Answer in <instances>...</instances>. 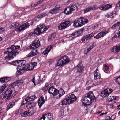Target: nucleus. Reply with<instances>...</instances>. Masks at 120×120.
<instances>
[{"label": "nucleus", "mask_w": 120, "mask_h": 120, "mask_svg": "<svg viewBox=\"0 0 120 120\" xmlns=\"http://www.w3.org/2000/svg\"><path fill=\"white\" fill-rule=\"evenodd\" d=\"M23 83V82L22 80H17L11 84V87L13 88H14L17 86L18 84L19 85L20 84H22Z\"/></svg>", "instance_id": "nucleus-25"}, {"label": "nucleus", "mask_w": 120, "mask_h": 120, "mask_svg": "<svg viewBox=\"0 0 120 120\" xmlns=\"http://www.w3.org/2000/svg\"><path fill=\"white\" fill-rule=\"evenodd\" d=\"M11 79L9 77H3L0 78V82L2 83H4L8 82Z\"/></svg>", "instance_id": "nucleus-22"}, {"label": "nucleus", "mask_w": 120, "mask_h": 120, "mask_svg": "<svg viewBox=\"0 0 120 120\" xmlns=\"http://www.w3.org/2000/svg\"><path fill=\"white\" fill-rule=\"evenodd\" d=\"M70 23L69 21H67L61 23L58 26V29L60 30L65 29L69 26Z\"/></svg>", "instance_id": "nucleus-7"}, {"label": "nucleus", "mask_w": 120, "mask_h": 120, "mask_svg": "<svg viewBox=\"0 0 120 120\" xmlns=\"http://www.w3.org/2000/svg\"><path fill=\"white\" fill-rule=\"evenodd\" d=\"M30 25L28 23L26 22L22 25L21 26L16 28L12 32V34L13 35L17 34L19 32L22 30L26 29L27 27L29 26Z\"/></svg>", "instance_id": "nucleus-4"}, {"label": "nucleus", "mask_w": 120, "mask_h": 120, "mask_svg": "<svg viewBox=\"0 0 120 120\" xmlns=\"http://www.w3.org/2000/svg\"><path fill=\"white\" fill-rule=\"evenodd\" d=\"M52 48V45H50L48 46L45 49L43 52V54L45 55L48 54Z\"/></svg>", "instance_id": "nucleus-30"}, {"label": "nucleus", "mask_w": 120, "mask_h": 120, "mask_svg": "<svg viewBox=\"0 0 120 120\" xmlns=\"http://www.w3.org/2000/svg\"><path fill=\"white\" fill-rule=\"evenodd\" d=\"M62 8L58 6L55 7L53 9L49 11V13L52 14H54L59 12L60 10H62Z\"/></svg>", "instance_id": "nucleus-21"}, {"label": "nucleus", "mask_w": 120, "mask_h": 120, "mask_svg": "<svg viewBox=\"0 0 120 120\" xmlns=\"http://www.w3.org/2000/svg\"><path fill=\"white\" fill-rule=\"evenodd\" d=\"M7 86V84H4L2 86L0 87V94L3 91Z\"/></svg>", "instance_id": "nucleus-45"}, {"label": "nucleus", "mask_w": 120, "mask_h": 120, "mask_svg": "<svg viewBox=\"0 0 120 120\" xmlns=\"http://www.w3.org/2000/svg\"><path fill=\"white\" fill-rule=\"evenodd\" d=\"M109 69V67L107 65H104L103 66V70L106 73H107Z\"/></svg>", "instance_id": "nucleus-47"}, {"label": "nucleus", "mask_w": 120, "mask_h": 120, "mask_svg": "<svg viewBox=\"0 0 120 120\" xmlns=\"http://www.w3.org/2000/svg\"><path fill=\"white\" fill-rule=\"evenodd\" d=\"M48 92L54 96L57 95L59 94V91L57 89L52 87H50L49 89Z\"/></svg>", "instance_id": "nucleus-14"}, {"label": "nucleus", "mask_w": 120, "mask_h": 120, "mask_svg": "<svg viewBox=\"0 0 120 120\" xmlns=\"http://www.w3.org/2000/svg\"><path fill=\"white\" fill-rule=\"evenodd\" d=\"M88 22V20L83 17L77 18L74 22L73 26L75 27H80Z\"/></svg>", "instance_id": "nucleus-2"}, {"label": "nucleus", "mask_w": 120, "mask_h": 120, "mask_svg": "<svg viewBox=\"0 0 120 120\" xmlns=\"http://www.w3.org/2000/svg\"><path fill=\"white\" fill-rule=\"evenodd\" d=\"M91 10H96L98 8V7L97 6L95 5L93 6H90Z\"/></svg>", "instance_id": "nucleus-54"}, {"label": "nucleus", "mask_w": 120, "mask_h": 120, "mask_svg": "<svg viewBox=\"0 0 120 120\" xmlns=\"http://www.w3.org/2000/svg\"><path fill=\"white\" fill-rule=\"evenodd\" d=\"M102 81H98L96 82V83L95 84H97V85H100L102 83Z\"/></svg>", "instance_id": "nucleus-60"}, {"label": "nucleus", "mask_w": 120, "mask_h": 120, "mask_svg": "<svg viewBox=\"0 0 120 120\" xmlns=\"http://www.w3.org/2000/svg\"><path fill=\"white\" fill-rule=\"evenodd\" d=\"M95 35L94 33H92L84 36L82 38V41L83 42L85 43L91 39Z\"/></svg>", "instance_id": "nucleus-11"}, {"label": "nucleus", "mask_w": 120, "mask_h": 120, "mask_svg": "<svg viewBox=\"0 0 120 120\" xmlns=\"http://www.w3.org/2000/svg\"><path fill=\"white\" fill-rule=\"evenodd\" d=\"M25 65L21 66L20 67H18L17 69L16 74L18 75H21L26 71V69Z\"/></svg>", "instance_id": "nucleus-12"}, {"label": "nucleus", "mask_w": 120, "mask_h": 120, "mask_svg": "<svg viewBox=\"0 0 120 120\" xmlns=\"http://www.w3.org/2000/svg\"><path fill=\"white\" fill-rule=\"evenodd\" d=\"M117 97V96H110L109 97V98L108 99V100L109 101H111L112 100H116V98Z\"/></svg>", "instance_id": "nucleus-50"}, {"label": "nucleus", "mask_w": 120, "mask_h": 120, "mask_svg": "<svg viewBox=\"0 0 120 120\" xmlns=\"http://www.w3.org/2000/svg\"><path fill=\"white\" fill-rule=\"evenodd\" d=\"M55 34H52L51 36H49L48 39V41H52L55 39Z\"/></svg>", "instance_id": "nucleus-42"}, {"label": "nucleus", "mask_w": 120, "mask_h": 120, "mask_svg": "<svg viewBox=\"0 0 120 120\" xmlns=\"http://www.w3.org/2000/svg\"><path fill=\"white\" fill-rule=\"evenodd\" d=\"M112 91V90L109 88L105 89L102 91L101 93V95L103 98L107 97Z\"/></svg>", "instance_id": "nucleus-5"}, {"label": "nucleus", "mask_w": 120, "mask_h": 120, "mask_svg": "<svg viewBox=\"0 0 120 120\" xmlns=\"http://www.w3.org/2000/svg\"><path fill=\"white\" fill-rule=\"evenodd\" d=\"M72 11L71 8L69 6L65 9L64 12L66 14H68L71 13Z\"/></svg>", "instance_id": "nucleus-36"}, {"label": "nucleus", "mask_w": 120, "mask_h": 120, "mask_svg": "<svg viewBox=\"0 0 120 120\" xmlns=\"http://www.w3.org/2000/svg\"><path fill=\"white\" fill-rule=\"evenodd\" d=\"M61 57L64 65L70 61V59L67 56L65 55L62 56Z\"/></svg>", "instance_id": "nucleus-26"}, {"label": "nucleus", "mask_w": 120, "mask_h": 120, "mask_svg": "<svg viewBox=\"0 0 120 120\" xmlns=\"http://www.w3.org/2000/svg\"><path fill=\"white\" fill-rule=\"evenodd\" d=\"M115 82L119 85H120V75L115 79Z\"/></svg>", "instance_id": "nucleus-52"}, {"label": "nucleus", "mask_w": 120, "mask_h": 120, "mask_svg": "<svg viewBox=\"0 0 120 120\" xmlns=\"http://www.w3.org/2000/svg\"><path fill=\"white\" fill-rule=\"evenodd\" d=\"M26 63V61L25 60H19L13 62L11 64L13 65L18 67H20L25 65Z\"/></svg>", "instance_id": "nucleus-8"}, {"label": "nucleus", "mask_w": 120, "mask_h": 120, "mask_svg": "<svg viewBox=\"0 0 120 120\" xmlns=\"http://www.w3.org/2000/svg\"><path fill=\"white\" fill-rule=\"evenodd\" d=\"M47 15L46 13H43L38 15L37 17L38 19H41Z\"/></svg>", "instance_id": "nucleus-46"}, {"label": "nucleus", "mask_w": 120, "mask_h": 120, "mask_svg": "<svg viewBox=\"0 0 120 120\" xmlns=\"http://www.w3.org/2000/svg\"><path fill=\"white\" fill-rule=\"evenodd\" d=\"M65 92L63 90H62V92H61V93L58 96L56 97V98L57 99L59 98L60 97H61L62 95H64L65 94Z\"/></svg>", "instance_id": "nucleus-53"}, {"label": "nucleus", "mask_w": 120, "mask_h": 120, "mask_svg": "<svg viewBox=\"0 0 120 120\" xmlns=\"http://www.w3.org/2000/svg\"><path fill=\"white\" fill-rule=\"evenodd\" d=\"M116 13V12H113L110 13H109L106 15V16L108 18L113 19L114 18V16H115Z\"/></svg>", "instance_id": "nucleus-31"}, {"label": "nucleus", "mask_w": 120, "mask_h": 120, "mask_svg": "<svg viewBox=\"0 0 120 120\" xmlns=\"http://www.w3.org/2000/svg\"><path fill=\"white\" fill-rule=\"evenodd\" d=\"M120 22L119 21L117 22V23H115L111 27V29L113 30L117 29L120 25Z\"/></svg>", "instance_id": "nucleus-41"}, {"label": "nucleus", "mask_w": 120, "mask_h": 120, "mask_svg": "<svg viewBox=\"0 0 120 120\" xmlns=\"http://www.w3.org/2000/svg\"><path fill=\"white\" fill-rule=\"evenodd\" d=\"M78 33L76 32L72 34L67 36L66 37L69 38L70 40H72L78 36Z\"/></svg>", "instance_id": "nucleus-23"}, {"label": "nucleus", "mask_w": 120, "mask_h": 120, "mask_svg": "<svg viewBox=\"0 0 120 120\" xmlns=\"http://www.w3.org/2000/svg\"><path fill=\"white\" fill-rule=\"evenodd\" d=\"M43 0H40V1H39L38 2L36 3L35 4H32L31 5V6L32 7H34L36 6H37L38 4H40L43 1Z\"/></svg>", "instance_id": "nucleus-51"}, {"label": "nucleus", "mask_w": 120, "mask_h": 120, "mask_svg": "<svg viewBox=\"0 0 120 120\" xmlns=\"http://www.w3.org/2000/svg\"><path fill=\"white\" fill-rule=\"evenodd\" d=\"M99 72V71L98 68L94 71V74L95 79L96 80L99 79L100 78L101 75Z\"/></svg>", "instance_id": "nucleus-28"}, {"label": "nucleus", "mask_w": 120, "mask_h": 120, "mask_svg": "<svg viewBox=\"0 0 120 120\" xmlns=\"http://www.w3.org/2000/svg\"><path fill=\"white\" fill-rule=\"evenodd\" d=\"M77 69V72L79 74H80L83 70L82 68L79 65H78L76 67Z\"/></svg>", "instance_id": "nucleus-39"}, {"label": "nucleus", "mask_w": 120, "mask_h": 120, "mask_svg": "<svg viewBox=\"0 0 120 120\" xmlns=\"http://www.w3.org/2000/svg\"><path fill=\"white\" fill-rule=\"evenodd\" d=\"M4 29L2 27L0 28V33L3 32L4 31Z\"/></svg>", "instance_id": "nucleus-61"}, {"label": "nucleus", "mask_w": 120, "mask_h": 120, "mask_svg": "<svg viewBox=\"0 0 120 120\" xmlns=\"http://www.w3.org/2000/svg\"><path fill=\"white\" fill-rule=\"evenodd\" d=\"M38 53V50H34L33 51H31L30 53L27 56L28 57H30L34 56L37 55Z\"/></svg>", "instance_id": "nucleus-32"}, {"label": "nucleus", "mask_w": 120, "mask_h": 120, "mask_svg": "<svg viewBox=\"0 0 120 120\" xmlns=\"http://www.w3.org/2000/svg\"><path fill=\"white\" fill-rule=\"evenodd\" d=\"M84 30V29L83 28H82L80 30H79V32L81 33H82L83 31Z\"/></svg>", "instance_id": "nucleus-64"}, {"label": "nucleus", "mask_w": 120, "mask_h": 120, "mask_svg": "<svg viewBox=\"0 0 120 120\" xmlns=\"http://www.w3.org/2000/svg\"><path fill=\"white\" fill-rule=\"evenodd\" d=\"M108 32L107 30H104L98 33L96 36L94 37V38L98 39L105 36Z\"/></svg>", "instance_id": "nucleus-16"}, {"label": "nucleus", "mask_w": 120, "mask_h": 120, "mask_svg": "<svg viewBox=\"0 0 120 120\" xmlns=\"http://www.w3.org/2000/svg\"><path fill=\"white\" fill-rule=\"evenodd\" d=\"M5 94L12 98L13 95L16 94V93L14 88L10 87L6 90Z\"/></svg>", "instance_id": "nucleus-6"}, {"label": "nucleus", "mask_w": 120, "mask_h": 120, "mask_svg": "<svg viewBox=\"0 0 120 120\" xmlns=\"http://www.w3.org/2000/svg\"><path fill=\"white\" fill-rule=\"evenodd\" d=\"M69 7L71 8V10H72V11L77 9V6L75 5L72 4Z\"/></svg>", "instance_id": "nucleus-48"}, {"label": "nucleus", "mask_w": 120, "mask_h": 120, "mask_svg": "<svg viewBox=\"0 0 120 120\" xmlns=\"http://www.w3.org/2000/svg\"><path fill=\"white\" fill-rule=\"evenodd\" d=\"M57 65L59 66L64 65L62 57L59 59L57 61Z\"/></svg>", "instance_id": "nucleus-35"}, {"label": "nucleus", "mask_w": 120, "mask_h": 120, "mask_svg": "<svg viewBox=\"0 0 120 120\" xmlns=\"http://www.w3.org/2000/svg\"><path fill=\"white\" fill-rule=\"evenodd\" d=\"M48 92L54 96L57 95L59 94V91L57 89L52 87H50L49 89Z\"/></svg>", "instance_id": "nucleus-13"}, {"label": "nucleus", "mask_w": 120, "mask_h": 120, "mask_svg": "<svg viewBox=\"0 0 120 120\" xmlns=\"http://www.w3.org/2000/svg\"><path fill=\"white\" fill-rule=\"evenodd\" d=\"M36 97V96L34 95L31 97H28L25 99H23L22 101L21 105H22L26 104L27 102L34 99Z\"/></svg>", "instance_id": "nucleus-17"}, {"label": "nucleus", "mask_w": 120, "mask_h": 120, "mask_svg": "<svg viewBox=\"0 0 120 120\" xmlns=\"http://www.w3.org/2000/svg\"><path fill=\"white\" fill-rule=\"evenodd\" d=\"M52 116L50 113H45L40 118V120H51Z\"/></svg>", "instance_id": "nucleus-15"}, {"label": "nucleus", "mask_w": 120, "mask_h": 120, "mask_svg": "<svg viewBox=\"0 0 120 120\" xmlns=\"http://www.w3.org/2000/svg\"><path fill=\"white\" fill-rule=\"evenodd\" d=\"M67 98L70 104L75 102L77 99L76 96L74 94L69 95Z\"/></svg>", "instance_id": "nucleus-18"}, {"label": "nucleus", "mask_w": 120, "mask_h": 120, "mask_svg": "<svg viewBox=\"0 0 120 120\" xmlns=\"http://www.w3.org/2000/svg\"><path fill=\"white\" fill-rule=\"evenodd\" d=\"M40 45L39 41L38 39H35L34 40L32 44V46L30 45L29 47V49H33H33L37 48Z\"/></svg>", "instance_id": "nucleus-10"}, {"label": "nucleus", "mask_w": 120, "mask_h": 120, "mask_svg": "<svg viewBox=\"0 0 120 120\" xmlns=\"http://www.w3.org/2000/svg\"><path fill=\"white\" fill-rule=\"evenodd\" d=\"M94 46V44H91L90 46L86 50H85L84 52L85 54H87L88 52L89 51L92 49Z\"/></svg>", "instance_id": "nucleus-44"}, {"label": "nucleus", "mask_w": 120, "mask_h": 120, "mask_svg": "<svg viewBox=\"0 0 120 120\" xmlns=\"http://www.w3.org/2000/svg\"><path fill=\"white\" fill-rule=\"evenodd\" d=\"M91 10L90 6L86 8L84 11L85 13Z\"/></svg>", "instance_id": "nucleus-56"}, {"label": "nucleus", "mask_w": 120, "mask_h": 120, "mask_svg": "<svg viewBox=\"0 0 120 120\" xmlns=\"http://www.w3.org/2000/svg\"><path fill=\"white\" fill-rule=\"evenodd\" d=\"M30 110L25 111L21 114V116L23 117H26L30 114Z\"/></svg>", "instance_id": "nucleus-37"}, {"label": "nucleus", "mask_w": 120, "mask_h": 120, "mask_svg": "<svg viewBox=\"0 0 120 120\" xmlns=\"http://www.w3.org/2000/svg\"><path fill=\"white\" fill-rule=\"evenodd\" d=\"M112 7V5L110 4L103 5L98 8L102 10H107Z\"/></svg>", "instance_id": "nucleus-24"}, {"label": "nucleus", "mask_w": 120, "mask_h": 120, "mask_svg": "<svg viewBox=\"0 0 120 120\" xmlns=\"http://www.w3.org/2000/svg\"><path fill=\"white\" fill-rule=\"evenodd\" d=\"M37 63L36 62L32 63L28 65L27 67H26V71H30L33 69L37 65Z\"/></svg>", "instance_id": "nucleus-20"}, {"label": "nucleus", "mask_w": 120, "mask_h": 120, "mask_svg": "<svg viewBox=\"0 0 120 120\" xmlns=\"http://www.w3.org/2000/svg\"><path fill=\"white\" fill-rule=\"evenodd\" d=\"M60 115V116H62L63 115V110H61L60 112L59 113Z\"/></svg>", "instance_id": "nucleus-62"}, {"label": "nucleus", "mask_w": 120, "mask_h": 120, "mask_svg": "<svg viewBox=\"0 0 120 120\" xmlns=\"http://www.w3.org/2000/svg\"><path fill=\"white\" fill-rule=\"evenodd\" d=\"M113 52L118 53L120 52V44L114 46L112 49Z\"/></svg>", "instance_id": "nucleus-27"}, {"label": "nucleus", "mask_w": 120, "mask_h": 120, "mask_svg": "<svg viewBox=\"0 0 120 120\" xmlns=\"http://www.w3.org/2000/svg\"><path fill=\"white\" fill-rule=\"evenodd\" d=\"M100 25V24H99L96 23L93 25V28L94 29H95Z\"/></svg>", "instance_id": "nucleus-55"}, {"label": "nucleus", "mask_w": 120, "mask_h": 120, "mask_svg": "<svg viewBox=\"0 0 120 120\" xmlns=\"http://www.w3.org/2000/svg\"><path fill=\"white\" fill-rule=\"evenodd\" d=\"M19 53V52H12L9 54L8 56H6L5 58V60H10L13 59L16 56L17 54Z\"/></svg>", "instance_id": "nucleus-19"}, {"label": "nucleus", "mask_w": 120, "mask_h": 120, "mask_svg": "<svg viewBox=\"0 0 120 120\" xmlns=\"http://www.w3.org/2000/svg\"><path fill=\"white\" fill-rule=\"evenodd\" d=\"M15 105V103L14 102H10L7 106L6 109L8 110L10 108H12Z\"/></svg>", "instance_id": "nucleus-43"}, {"label": "nucleus", "mask_w": 120, "mask_h": 120, "mask_svg": "<svg viewBox=\"0 0 120 120\" xmlns=\"http://www.w3.org/2000/svg\"><path fill=\"white\" fill-rule=\"evenodd\" d=\"M119 30H120V26L119 27ZM120 37V30L119 32L116 33L115 35L113 37V39L116 38H119Z\"/></svg>", "instance_id": "nucleus-49"}, {"label": "nucleus", "mask_w": 120, "mask_h": 120, "mask_svg": "<svg viewBox=\"0 0 120 120\" xmlns=\"http://www.w3.org/2000/svg\"><path fill=\"white\" fill-rule=\"evenodd\" d=\"M20 47L19 46H15L14 45H12L9 48L7 49V52L5 51L4 52V53L5 55L7 53L8 54L13 52H16L15 51L17 49H19Z\"/></svg>", "instance_id": "nucleus-9"}, {"label": "nucleus", "mask_w": 120, "mask_h": 120, "mask_svg": "<svg viewBox=\"0 0 120 120\" xmlns=\"http://www.w3.org/2000/svg\"><path fill=\"white\" fill-rule=\"evenodd\" d=\"M35 77H33V78L32 79V82L34 83V85H35L36 84H35Z\"/></svg>", "instance_id": "nucleus-58"}, {"label": "nucleus", "mask_w": 120, "mask_h": 120, "mask_svg": "<svg viewBox=\"0 0 120 120\" xmlns=\"http://www.w3.org/2000/svg\"><path fill=\"white\" fill-rule=\"evenodd\" d=\"M87 96L84 97L82 100V105L85 109L87 110L88 107L90 105V104L94 101L95 97L92 92L90 91L87 94Z\"/></svg>", "instance_id": "nucleus-1"}, {"label": "nucleus", "mask_w": 120, "mask_h": 120, "mask_svg": "<svg viewBox=\"0 0 120 120\" xmlns=\"http://www.w3.org/2000/svg\"><path fill=\"white\" fill-rule=\"evenodd\" d=\"M35 35L34 34V32H31L29 33L28 37H30L34 35Z\"/></svg>", "instance_id": "nucleus-57"}, {"label": "nucleus", "mask_w": 120, "mask_h": 120, "mask_svg": "<svg viewBox=\"0 0 120 120\" xmlns=\"http://www.w3.org/2000/svg\"><path fill=\"white\" fill-rule=\"evenodd\" d=\"M47 29V27L43 24H41L38 25L37 28L35 29L34 31V34L35 35H38Z\"/></svg>", "instance_id": "nucleus-3"}, {"label": "nucleus", "mask_w": 120, "mask_h": 120, "mask_svg": "<svg viewBox=\"0 0 120 120\" xmlns=\"http://www.w3.org/2000/svg\"><path fill=\"white\" fill-rule=\"evenodd\" d=\"M20 26V23L17 22L12 23L10 26L11 28L13 29L17 27Z\"/></svg>", "instance_id": "nucleus-33"}, {"label": "nucleus", "mask_w": 120, "mask_h": 120, "mask_svg": "<svg viewBox=\"0 0 120 120\" xmlns=\"http://www.w3.org/2000/svg\"><path fill=\"white\" fill-rule=\"evenodd\" d=\"M36 104V103L35 102H30L27 105V107L29 109L32 107H34Z\"/></svg>", "instance_id": "nucleus-40"}, {"label": "nucleus", "mask_w": 120, "mask_h": 120, "mask_svg": "<svg viewBox=\"0 0 120 120\" xmlns=\"http://www.w3.org/2000/svg\"><path fill=\"white\" fill-rule=\"evenodd\" d=\"M11 98L10 97L5 94L2 98V100L4 101L7 102Z\"/></svg>", "instance_id": "nucleus-38"}, {"label": "nucleus", "mask_w": 120, "mask_h": 120, "mask_svg": "<svg viewBox=\"0 0 120 120\" xmlns=\"http://www.w3.org/2000/svg\"><path fill=\"white\" fill-rule=\"evenodd\" d=\"M115 116L114 115H112L110 118L111 120H113L115 118Z\"/></svg>", "instance_id": "nucleus-59"}, {"label": "nucleus", "mask_w": 120, "mask_h": 120, "mask_svg": "<svg viewBox=\"0 0 120 120\" xmlns=\"http://www.w3.org/2000/svg\"><path fill=\"white\" fill-rule=\"evenodd\" d=\"M109 112V111H107L106 112H105V113L103 112V113H102L101 114H100V115L101 116L102 115H104V114L106 115V114H107L108 113V112Z\"/></svg>", "instance_id": "nucleus-63"}, {"label": "nucleus", "mask_w": 120, "mask_h": 120, "mask_svg": "<svg viewBox=\"0 0 120 120\" xmlns=\"http://www.w3.org/2000/svg\"><path fill=\"white\" fill-rule=\"evenodd\" d=\"M70 104V103L69 102L68 98L65 99L62 101L61 102V105H67V104Z\"/></svg>", "instance_id": "nucleus-34"}, {"label": "nucleus", "mask_w": 120, "mask_h": 120, "mask_svg": "<svg viewBox=\"0 0 120 120\" xmlns=\"http://www.w3.org/2000/svg\"><path fill=\"white\" fill-rule=\"evenodd\" d=\"M38 104L40 107H41L42 105L45 103V100L43 97L41 96L38 100Z\"/></svg>", "instance_id": "nucleus-29"}]
</instances>
